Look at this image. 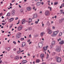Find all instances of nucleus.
<instances>
[{"label":"nucleus","instance_id":"f257e3e1","mask_svg":"<svg viewBox=\"0 0 64 64\" xmlns=\"http://www.w3.org/2000/svg\"><path fill=\"white\" fill-rule=\"evenodd\" d=\"M22 35V33L21 32H18L16 35V39H18L20 38Z\"/></svg>","mask_w":64,"mask_h":64},{"label":"nucleus","instance_id":"f03ea898","mask_svg":"<svg viewBox=\"0 0 64 64\" xmlns=\"http://www.w3.org/2000/svg\"><path fill=\"white\" fill-rule=\"evenodd\" d=\"M59 31L58 30L53 32V34L52 35V37H55L56 36L57 34L59 33Z\"/></svg>","mask_w":64,"mask_h":64},{"label":"nucleus","instance_id":"7ed1b4c3","mask_svg":"<svg viewBox=\"0 0 64 64\" xmlns=\"http://www.w3.org/2000/svg\"><path fill=\"white\" fill-rule=\"evenodd\" d=\"M22 28H23V27L22 26H19L17 28V30L18 31H21V30L22 29Z\"/></svg>","mask_w":64,"mask_h":64},{"label":"nucleus","instance_id":"20e7f679","mask_svg":"<svg viewBox=\"0 0 64 64\" xmlns=\"http://www.w3.org/2000/svg\"><path fill=\"white\" fill-rule=\"evenodd\" d=\"M15 10H12L11 12L12 15V16L15 15Z\"/></svg>","mask_w":64,"mask_h":64},{"label":"nucleus","instance_id":"39448f33","mask_svg":"<svg viewBox=\"0 0 64 64\" xmlns=\"http://www.w3.org/2000/svg\"><path fill=\"white\" fill-rule=\"evenodd\" d=\"M57 61L58 62L60 63L61 62V58H57Z\"/></svg>","mask_w":64,"mask_h":64},{"label":"nucleus","instance_id":"423d86ee","mask_svg":"<svg viewBox=\"0 0 64 64\" xmlns=\"http://www.w3.org/2000/svg\"><path fill=\"white\" fill-rule=\"evenodd\" d=\"M45 14L46 15L49 16L50 15V12L48 10H47Z\"/></svg>","mask_w":64,"mask_h":64},{"label":"nucleus","instance_id":"0eeeda50","mask_svg":"<svg viewBox=\"0 0 64 64\" xmlns=\"http://www.w3.org/2000/svg\"><path fill=\"white\" fill-rule=\"evenodd\" d=\"M48 47V46H44L43 47V49L44 51H45L46 50H47Z\"/></svg>","mask_w":64,"mask_h":64},{"label":"nucleus","instance_id":"6e6552de","mask_svg":"<svg viewBox=\"0 0 64 64\" xmlns=\"http://www.w3.org/2000/svg\"><path fill=\"white\" fill-rule=\"evenodd\" d=\"M27 60H24L22 62V64H25V63H27Z\"/></svg>","mask_w":64,"mask_h":64},{"label":"nucleus","instance_id":"1a4fd4ad","mask_svg":"<svg viewBox=\"0 0 64 64\" xmlns=\"http://www.w3.org/2000/svg\"><path fill=\"white\" fill-rule=\"evenodd\" d=\"M5 49L7 50L8 51H9L10 50V47H6L5 48Z\"/></svg>","mask_w":64,"mask_h":64},{"label":"nucleus","instance_id":"9d476101","mask_svg":"<svg viewBox=\"0 0 64 64\" xmlns=\"http://www.w3.org/2000/svg\"><path fill=\"white\" fill-rule=\"evenodd\" d=\"M33 17H34V18H32V19H34V18H37V14H34Z\"/></svg>","mask_w":64,"mask_h":64},{"label":"nucleus","instance_id":"9b49d317","mask_svg":"<svg viewBox=\"0 0 64 64\" xmlns=\"http://www.w3.org/2000/svg\"><path fill=\"white\" fill-rule=\"evenodd\" d=\"M22 24H25V22H26V20H25V19H24L22 20Z\"/></svg>","mask_w":64,"mask_h":64},{"label":"nucleus","instance_id":"f8f14e48","mask_svg":"<svg viewBox=\"0 0 64 64\" xmlns=\"http://www.w3.org/2000/svg\"><path fill=\"white\" fill-rule=\"evenodd\" d=\"M26 45V43H25V42H23L22 44V47H24V46H25Z\"/></svg>","mask_w":64,"mask_h":64},{"label":"nucleus","instance_id":"ddd939ff","mask_svg":"<svg viewBox=\"0 0 64 64\" xmlns=\"http://www.w3.org/2000/svg\"><path fill=\"white\" fill-rule=\"evenodd\" d=\"M52 30H50V29H49L48 30V33L49 34H51V33H52Z\"/></svg>","mask_w":64,"mask_h":64},{"label":"nucleus","instance_id":"4468645a","mask_svg":"<svg viewBox=\"0 0 64 64\" xmlns=\"http://www.w3.org/2000/svg\"><path fill=\"white\" fill-rule=\"evenodd\" d=\"M38 46L39 47H40V46L41 47H42L43 46V44L41 43H39L38 44Z\"/></svg>","mask_w":64,"mask_h":64},{"label":"nucleus","instance_id":"2eb2a0df","mask_svg":"<svg viewBox=\"0 0 64 64\" xmlns=\"http://www.w3.org/2000/svg\"><path fill=\"white\" fill-rule=\"evenodd\" d=\"M27 10L28 11H31L32 9L31 7H28L27 8Z\"/></svg>","mask_w":64,"mask_h":64},{"label":"nucleus","instance_id":"dca6fc26","mask_svg":"<svg viewBox=\"0 0 64 64\" xmlns=\"http://www.w3.org/2000/svg\"><path fill=\"white\" fill-rule=\"evenodd\" d=\"M14 20V18H10L9 20V22H11L12 21Z\"/></svg>","mask_w":64,"mask_h":64},{"label":"nucleus","instance_id":"f3484780","mask_svg":"<svg viewBox=\"0 0 64 64\" xmlns=\"http://www.w3.org/2000/svg\"><path fill=\"white\" fill-rule=\"evenodd\" d=\"M56 51L58 52H60V49L59 48V47H58L57 48Z\"/></svg>","mask_w":64,"mask_h":64},{"label":"nucleus","instance_id":"a211bd4d","mask_svg":"<svg viewBox=\"0 0 64 64\" xmlns=\"http://www.w3.org/2000/svg\"><path fill=\"white\" fill-rule=\"evenodd\" d=\"M15 59L16 60H19V57L18 56H16V57H15Z\"/></svg>","mask_w":64,"mask_h":64},{"label":"nucleus","instance_id":"6ab92c4d","mask_svg":"<svg viewBox=\"0 0 64 64\" xmlns=\"http://www.w3.org/2000/svg\"><path fill=\"white\" fill-rule=\"evenodd\" d=\"M56 43V42L55 41H54L52 42V45H54Z\"/></svg>","mask_w":64,"mask_h":64},{"label":"nucleus","instance_id":"aec40b11","mask_svg":"<svg viewBox=\"0 0 64 64\" xmlns=\"http://www.w3.org/2000/svg\"><path fill=\"white\" fill-rule=\"evenodd\" d=\"M64 43V41L62 40L59 42V44H63Z\"/></svg>","mask_w":64,"mask_h":64},{"label":"nucleus","instance_id":"412c9836","mask_svg":"<svg viewBox=\"0 0 64 64\" xmlns=\"http://www.w3.org/2000/svg\"><path fill=\"white\" fill-rule=\"evenodd\" d=\"M45 33L44 32H41L40 33V36H41L42 37V36H43V34H45Z\"/></svg>","mask_w":64,"mask_h":64},{"label":"nucleus","instance_id":"4be33fe9","mask_svg":"<svg viewBox=\"0 0 64 64\" xmlns=\"http://www.w3.org/2000/svg\"><path fill=\"white\" fill-rule=\"evenodd\" d=\"M64 20V19H62L61 20H59V22L60 23H61V22H62V21Z\"/></svg>","mask_w":64,"mask_h":64},{"label":"nucleus","instance_id":"5701e85b","mask_svg":"<svg viewBox=\"0 0 64 64\" xmlns=\"http://www.w3.org/2000/svg\"><path fill=\"white\" fill-rule=\"evenodd\" d=\"M40 60L39 59H37L36 60V63H39Z\"/></svg>","mask_w":64,"mask_h":64},{"label":"nucleus","instance_id":"b1692460","mask_svg":"<svg viewBox=\"0 0 64 64\" xmlns=\"http://www.w3.org/2000/svg\"><path fill=\"white\" fill-rule=\"evenodd\" d=\"M29 22H28V23H30V22H32V19L29 18Z\"/></svg>","mask_w":64,"mask_h":64},{"label":"nucleus","instance_id":"393cba45","mask_svg":"<svg viewBox=\"0 0 64 64\" xmlns=\"http://www.w3.org/2000/svg\"><path fill=\"white\" fill-rule=\"evenodd\" d=\"M40 57L42 58H43L44 57V54H42L40 55Z\"/></svg>","mask_w":64,"mask_h":64},{"label":"nucleus","instance_id":"a878e982","mask_svg":"<svg viewBox=\"0 0 64 64\" xmlns=\"http://www.w3.org/2000/svg\"><path fill=\"white\" fill-rule=\"evenodd\" d=\"M36 5L37 6H39L40 5V2H38L36 3Z\"/></svg>","mask_w":64,"mask_h":64},{"label":"nucleus","instance_id":"bb28decb","mask_svg":"<svg viewBox=\"0 0 64 64\" xmlns=\"http://www.w3.org/2000/svg\"><path fill=\"white\" fill-rule=\"evenodd\" d=\"M10 16V14L9 12L6 15V16Z\"/></svg>","mask_w":64,"mask_h":64},{"label":"nucleus","instance_id":"cd10ccee","mask_svg":"<svg viewBox=\"0 0 64 64\" xmlns=\"http://www.w3.org/2000/svg\"><path fill=\"white\" fill-rule=\"evenodd\" d=\"M62 32H60L59 33V36H62Z\"/></svg>","mask_w":64,"mask_h":64},{"label":"nucleus","instance_id":"c85d7f7f","mask_svg":"<svg viewBox=\"0 0 64 64\" xmlns=\"http://www.w3.org/2000/svg\"><path fill=\"white\" fill-rule=\"evenodd\" d=\"M35 6H34L33 8L32 9L33 10H34V11H36V10H37V8H36L35 9Z\"/></svg>","mask_w":64,"mask_h":64},{"label":"nucleus","instance_id":"c756f323","mask_svg":"<svg viewBox=\"0 0 64 64\" xmlns=\"http://www.w3.org/2000/svg\"><path fill=\"white\" fill-rule=\"evenodd\" d=\"M47 25H48V26H50V23H49V22H48L47 23Z\"/></svg>","mask_w":64,"mask_h":64},{"label":"nucleus","instance_id":"7c9ffc66","mask_svg":"<svg viewBox=\"0 0 64 64\" xmlns=\"http://www.w3.org/2000/svg\"><path fill=\"white\" fill-rule=\"evenodd\" d=\"M49 57V55L47 54V56L46 57V59H48Z\"/></svg>","mask_w":64,"mask_h":64},{"label":"nucleus","instance_id":"2f4dec72","mask_svg":"<svg viewBox=\"0 0 64 64\" xmlns=\"http://www.w3.org/2000/svg\"><path fill=\"white\" fill-rule=\"evenodd\" d=\"M28 30H31L32 29V28L31 27H30L28 28Z\"/></svg>","mask_w":64,"mask_h":64},{"label":"nucleus","instance_id":"473e14b6","mask_svg":"<svg viewBox=\"0 0 64 64\" xmlns=\"http://www.w3.org/2000/svg\"><path fill=\"white\" fill-rule=\"evenodd\" d=\"M58 2H55L54 3V5H57L58 4Z\"/></svg>","mask_w":64,"mask_h":64},{"label":"nucleus","instance_id":"72a5a7b5","mask_svg":"<svg viewBox=\"0 0 64 64\" xmlns=\"http://www.w3.org/2000/svg\"><path fill=\"white\" fill-rule=\"evenodd\" d=\"M61 40V38H59V39L58 40V41L59 42V41Z\"/></svg>","mask_w":64,"mask_h":64},{"label":"nucleus","instance_id":"f704fd0d","mask_svg":"<svg viewBox=\"0 0 64 64\" xmlns=\"http://www.w3.org/2000/svg\"><path fill=\"white\" fill-rule=\"evenodd\" d=\"M24 40V38H21L20 39L21 41H23Z\"/></svg>","mask_w":64,"mask_h":64},{"label":"nucleus","instance_id":"c9c22d12","mask_svg":"<svg viewBox=\"0 0 64 64\" xmlns=\"http://www.w3.org/2000/svg\"><path fill=\"white\" fill-rule=\"evenodd\" d=\"M20 52H20H24V50H23L22 51H21L20 50L18 51Z\"/></svg>","mask_w":64,"mask_h":64},{"label":"nucleus","instance_id":"e433bc0d","mask_svg":"<svg viewBox=\"0 0 64 64\" xmlns=\"http://www.w3.org/2000/svg\"><path fill=\"white\" fill-rule=\"evenodd\" d=\"M12 26H13V25L12 24H11L10 26V28H12Z\"/></svg>","mask_w":64,"mask_h":64},{"label":"nucleus","instance_id":"4c0bfd02","mask_svg":"<svg viewBox=\"0 0 64 64\" xmlns=\"http://www.w3.org/2000/svg\"><path fill=\"white\" fill-rule=\"evenodd\" d=\"M13 43L14 44H16V42L15 41L13 42Z\"/></svg>","mask_w":64,"mask_h":64},{"label":"nucleus","instance_id":"58836bf2","mask_svg":"<svg viewBox=\"0 0 64 64\" xmlns=\"http://www.w3.org/2000/svg\"><path fill=\"white\" fill-rule=\"evenodd\" d=\"M60 12H60V13H61V14H62V13L63 12V10H60Z\"/></svg>","mask_w":64,"mask_h":64},{"label":"nucleus","instance_id":"ea45409f","mask_svg":"<svg viewBox=\"0 0 64 64\" xmlns=\"http://www.w3.org/2000/svg\"><path fill=\"white\" fill-rule=\"evenodd\" d=\"M15 2V0H12V3H13Z\"/></svg>","mask_w":64,"mask_h":64},{"label":"nucleus","instance_id":"a19ab883","mask_svg":"<svg viewBox=\"0 0 64 64\" xmlns=\"http://www.w3.org/2000/svg\"><path fill=\"white\" fill-rule=\"evenodd\" d=\"M41 4H42V5H44V2H42L41 3Z\"/></svg>","mask_w":64,"mask_h":64},{"label":"nucleus","instance_id":"79ce46f5","mask_svg":"<svg viewBox=\"0 0 64 64\" xmlns=\"http://www.w3.org/2000/svg\"><path fill=\"white\" fill-rule=\"evenodd\" d=\"M55 54V52H53L52 53V55H54Z\"/></svg>","mask_w":64,"mask_h":64},{"label":"nucleus","instance_id":"37998d69","mask_svg":"<svg viewBox=\"0 0 64 64\" xmlns=\"http://www.w3.org/2000/svg\"><path fill=\"white\" fill-rule=\"evenodd\" d=\"M17 54H19V53H20V52L19 51H18L17 52Z\"/></svg>","mask_w":64,"mask_h":64},{"label":"nucleus","instance_id":"c03bdc74","mask_svg":"<svg viewBox=\"0 0 64 64\" xmlns=\"http://www.w3.org/2000/svg\"><path fill=\"white\" fill-rule=\"evenodd\" d=\"M52 28L53 29H54L55 28V26H53L52 27Z\"/></svg>","mask_w":64,"mask_h":64},{"label":"nucleus","instance_id":"a18cd8bd","mask_svg":"<svg viewBox=\"0 0 64 64\" xmlns=\"http://www.w3.org/2000/svg\"><path fill=\"white\" fill-rule=\"evenodd\" d=\"M50 11H52V8H51V7H50Z\"/></svg>","mask_w":64,"mask_h":64},{"label":"nucleus","instance_id":"49530a36","mask_svg":"<svg viewBox=\"0 0 64 64\" xmlns=\"http://www.w3.org/2000/svg\"><path fill=\"white\" fill-rule=\"evenodd\" d=\"M30 42V40H27V42Z\"/></svg>","mask_w":64,"mask_h":64},{"label":"nucleus","instance_id":"de8ad7c7","mask_svg":"<svg viewBox=\"0 0 64 64\" xmlns=\"http://www.w3.org/2000/svg\"><path fill=\"white\" fill-rule=\"evenodd\" d=\"M17 19H18V17H16L15 18V20H17Z\"/></svg>","mask_w":64,"mask_h":64},{"label":"nucleus","instance_id":"09e8293b","mask_svg":"<svg viewBox=\"0 0 64 64\" xmlns=\"http://www.w3.org/2000/svg\"><path fill=\"white\" fill-rule=\"evenodd\" d=\"M1 63H2V60H0V64Z\"/></svg>","mask_w":64,"mask_h":64},{"label":"nucleus","instance_id":"8fccbe9b","mask_svg":"<svg viewBox=\"0 0 64 64\" xmlns=\"http://www.w3.org/2000/svg\"><path fill=\"white\" fill-rule=\"evenodd\" d=\"M35 23L36 24H37L38 23V22L37 21H36L35 22Z\"/></svg>","mask_w":64,"mask_h":64},{"label":"nucleus","instance_id":"3c124183","mask_svg":"<svg viewBox=\"0 0 64 64\" xmlns=\"http://www.w3.org/2000/svg\"><path fill=\"white\" fill-rule=\"evenodd\" d=\"M20 12H21L22 13V12H23V10H20Z\"/></svg>","mask_w":64,"mask_h":64},{"label":"nucleus","instance_id":"603ef678","mask_svg":"<svg viewBox=\"0 0 64 64\" xmlns=\"http://www.w3.org/2000/svg\"><path fill=\"white\" fill-rule=\"evenodd\" d=\"M31 37V35L30 34L29 35V37L30 38Z\"/></svg>","mask_w":64,"mask_h":64},{"label":"nucleus","instance_id":"864d4df0","mask_svg":"<svg viewBox=\"0 0 64 64\" xmlns=\"http://www.w3.org/2000/svg\"><path fill=\"white\" fill-rule=\"evenodd\" d=\"M16 48L14 49V51H16Z\"/></svg>","mask_w":64,"mask_h":64},{"label":"nucleus","instance_id":"5fc2aeb1","mask_svg":"<svg viewBox=\"0 0 64 64\" xmlns=\"http://www.w3.org/2000/svg\"><path fill=\"white\" fill-rule=\"evenodd\" d=\"M46 62H43L42 63V64H46Z\"/></svg>","mask_w":64,"mask_h":64},{"label":"nucleus","instance_id":"6e6d98bb","mask_svg":"<svg viewBox=\"0 0 64 64\" xmlns=\"http://www.w3.org/2000/svg\"><path fill=\"white\" fill-rule=\"evenodd\" d=\"M40 14H42V11H41L40 12Z\"/></svg>","mask_w":64,"mask_h":64},{"label":"nucleus","instance_id":"4d7b16f0","mask_svg":"<svg viewBox=\"0 0 64 64\" xmlns=\"http://www.w3.org/2000/svg\"><path fill=\"white\" fill-rule=\"evenodd\" d=\"M18 6L20 8H21V6H20V5H19Z\"/></svg>","mask_w":64,"mask_h":64},{"label":"nucleus","instance_id":"13d9d810","mask_svg":"<svg viewBox=\"0 0 64 64\" xmlns=\"http://www.w3.org/2000/svg\"><path fill=\"white\" fill-rule=\"evenodd\" d=\"M4 17H3V16H2V19H4Z\"/></svg>","mask_w":64,"mask_h":64},{"label":"nucleus","instance_id":"bf43d9fd","mask_svg":"<svg viewBox=\"0 0 64 64\" xmlns=\"http://www.w3.org/2000/svg\"><path fill=\"white\" fill-rule=\"evenodd\" d=\"M38 55H39V54H38L37 55V56H37V57H38Z\"/></svg>","mask_w":64,"mask_h":64},{"label":"nucleus","instance_id":"052dcab7","mask_svg":"<svg viewBox=\"0 0 64 64\" xmlns=\"http://www.w3.org/2000/svg\"><path fill=\"white\" fill-rule=\"evenodd\" d=\"M2 25H5V24L4 23H2Z\"/></svg>","mask_w":64,"mask_h":64},{"label":"nucleus","instance_id":"680f3d73","mask_svg":"<svg viewBox=\"0 0 64 64\" xmlns=\"http://www.w3.org/2000/svg\"><path fill=\"white\" fill-rule=\"evenodd\" d=\"M48 51L49 52V53H50V52H49V50H48Z\"/></svg>","mask_w":64,"mask_h":64},{"label":"nucleus","instance_id":"e2e57ef3","mask_svg":"<svg viewBox=\"0 0 64 64\" xmlns=\"http://www.w3.org/2000/svg\"><path fill=\"white\" fill-rule=\"evenodd\" d=\"M18 43H19L20 42V41L19 40H18Z\"/></svg>","mask_w":64,"mask_h":64},{"label":"nucleus","instance_id":"0e129e2a","mask_svg":"<svg viewBox=\"0 0 64 64\" xmlns=\"http://www.w3.org/2000/svg\"><path fill=\"white\" fill-rule=\"evenodd\" d=\"M5 32H4V31H2V33H4Z\"/></svg>","mask_w":64,"mask_h":64},{"label":"nucleus","instance_id":"69168bd1","mask_svg":"<svg viewBox=\"0 0 64 64\" xmlns=\"http://www.w3.org/2000/svg\"><path fill=\"white\" fill-rule=\"evenodd\" d=\"M24 37L25 38H27V37L26 36H24Z\"/></svg>","mask_w":64,"mask_h":64},{"label":"nucleus","instance_id":"338daca9","mask_svg":"<svg viewBox=\"0 0 64 64\" xmlns=\"http://www.w3.org/2000/svg\"><path fill=\"white\" fill-rule=\"evenodd\" d=\"M62 8V6H61L60 7V8Z\"/></svg>","mask_w":64,"mask_h":64},{"label":"nucleus","instance_id":"774afa93","mask_svg":"<svg viewBox=\"0 0 64 64\" xmlns=\"http://www.w3.org/2000/svg\"><path fill=\"white\" fill-rule=\"evenodd\" d=\"M50 64H54V63H51Z\"/></svg>","mask_w":64,"mask_h":64}]
</instances>
